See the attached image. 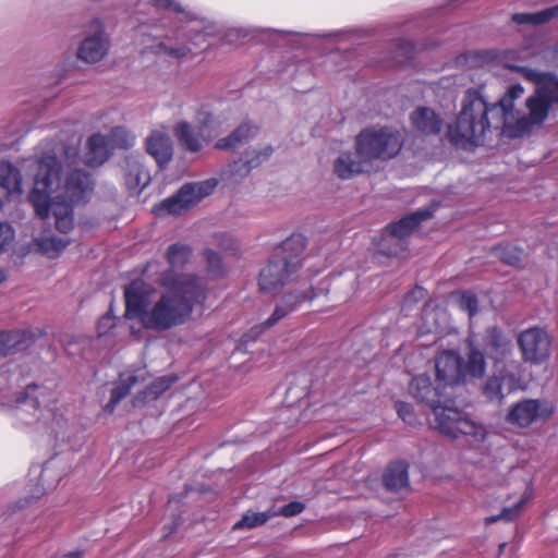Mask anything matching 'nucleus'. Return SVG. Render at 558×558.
<instances>
[{
    "label": "nucleus",
    "instance_id": "obj_14",
    "mask_svg": "<svg viewBox=\"0 0 558 558\" xmlns=\"http://www.w3.org/2000/svg\"><path fill=\"white\" fill-rule=\"evenodd\" d=\"M553 412V404L546 400L525 399L510 408L506 421L511 425L527 427L533 423L548 418Z\"/></svg>",
    "mask_w": 558,
    "mask_h": 558
},
{
    "label": "nucleus",
    "instance_id": "obj_32",
    "mask_svg": "<svg viewBox=\"0 0 558 558\" xmlns=\"http://www.w3.org/2000/svg\"><path fill=\"white\" fill-rule=\"evenodd\" d=\"M531 497L532 494L530 492H525L523 496L520 498V500L512 507H506L499 514L485 518V524L489 525L499 520L512 521L521 513L524 505L527 502V500L531 499Z\"/></svg>",
    "mask_w": 558,
    "mask_h": 558
},
{
    "label": "nucleus",
    "instance_id": "obj_44",
    "mask_svg": "<svg viewBox=\"0 0 558 558\" xmlns=\"http://www.w3.org/2000/svg\"><path fill=\"white\" fill-rule=\"evenodd\" d=\"M116 325V318L110 314L107 313L104 316H101L97 323V331L98 335L105 336L108 333L110 329H112Z\"/></svg>",
    "mask_w": 558,
    "mask_h": 558
},
{
    "label": "nucleus",
    "instance_id": "obj_33",
    "mask_svg": "<svg viewBox=\"0 0 558 558\" xmlns=\"http://www.w3.org/2000/svg\"><path fill=\"white\" fill-rule=\"evenodd\" d=\"M111 148H131L135 144V136L122 126H116L107 136Z\"/></svg>",
    "mask_w": 558,
    "mask_h": 558
},
{
    "label": "nucleus",
    "instance_id": "obj_49",
    "mask_svg": "<svg viewBox=\"0 0 558 558\" xmlns=\"http://www.w3.org/2000/svg\"><path fill=\"white\" fill-rule=\"evenodd\" d=\"M554 61L558 63V44L554 48Z\"/></svg>",
    "mask_w": 558,
    "mask_h": 558
},
{
    "label": "nucleus",
    "instance_id": "obj_15",
    "mask_svg": "<svg viewBox=\"0 0 558 558\" xmlns=\"http://www.w3.org/2000/svg\"><path fill=\"white\" fill-rule=\"evenodd\" d=\"M519 386V379L511 371L502 368L498 374L489 377L484 387L485 398L494 403L500 404L505 398V390L511 392Z\"/></svg>",
    "mask_w": 558,
    "mask_h": 558
},
{
    "label": "nucleus",
    "instance_id": "obj_37",
    "mask_svg": "<svg viewBox=\"0 0 558 558\" xmlns=\"http://www.w3.org/2000/svg\"><path fill=\"white\" fill-rule=\"evenodd\" d=\"M496 256L504 263L515 266L521 262V251L512 245L498 246L495 250Z\"/></svg>",
    "mask_w": 558,
    "mask_h": 558
},
{
    "label": "nucleus",
    "instance_id": "obj_46",
    "mask_svg": "<svg viewBox=\"0 0 558 558\" xmlns=\"http://www.w3.org/2000/svg\"><path fill=\"white\" fill-rule=\"evenodd\" d=\"M425 296V290L421 287H416L414 290H412L408 295L405 296V302H418Z\"/></svg>",
    "mask_w": 558,
    "mask_h": 558
},
{
    "label": "nucleus",
    "instance_id": "obj_27",
    "mask_svg": "<svg viewBox=\"0 0 558 558\" xmlns=\"http://www.w3.org/2000/svg\"><path fill=\"white\" fill-rule=\"evenodd\" d=\"M409 465L405 462L397 461L391 463L385 474L384 484L387 489L400 492L409 487Z\"/></svg>",
    "mask_w": 558,
    "mask_h": 558
},
{
    "label": "nucleus",
    "instance_id": "obj_38",
    "mask_svg": "<svg viewBox=\"0 0 558 558\" xmlns=\"http://www.w3.org/2000/svg\"><path fill=\"white\" fill-rule=\"evenodd\" d=\"M157 9H167L175 13L182 14L185 20L192 21L196 19V15L192 12H187L184 8L175 0H150Z\"/></svg>",
    "mask_w": 558,
    "mask_h": 558
},
{
    "label": "nucleus",
    "instance_id": "obj_24",
    "mask_svg": "<svg viewBox=\"0 0 558 558\" xmlns=\"http://www.w3.org/2000/svg\"><path fill=\"white\" fill-rule=\"evenodd\" d=\"M111 146L107 136L96 133L87 142V151L85 154V163L89 167H97L109 159Z\"/></svg>",
    "mask_w": 558,
    "mask_h": 558
},
{
    "label": "nucleus",
    "instance_id": "obj_6",
    "mask_svg": "<svg viewBox=\"0 0 558 558\" xmlns=\"http://www.w3.org/2000/svg\"><path fill=\"white\" fill-rule=\"evenodd\" d=\"M430 424L445 436L457 438L459 435L469 437L472 442H482L487 435L486 427L473 420L468 413L446 404L440 400L432 408Z\"/></svg>",
    "mask_w": 558,
    "mask_h": 558
},
{
    "label": "nucleus",
    "instance_id": "obj_35",
    "mask_svg": "<svg viewBox=\"0 0 558 558\" xmlns=\"http://www.w3.org/2000/svg\"><path fill=\"white\" fill-rule=\"evenodd\" d=\"M452 299L461 311L473 317L478 313V301L475 294L470 291H460L452 294Z\"/></svg>",
    "mask_w": 558,
    "mask_h": 558
},
{
    "label": "nucleus",
    "instance_id": "obj_4",
    "mask_svg": "<svg viewBox=\"0 0 558 558\" xmlns=\"http://www.w3.org/2000/svg\"><path fill=\"white\" fill-rule=\"evenodd\" d=\"M305 239L293 234L276 247L267 265L259 274V288L267 293L280 291L290 282L302 266Z\"/></svg>",
    "mask_w": 558,
    "mask_h": 558
},
{
    "label": "nucleus",
    "instance_id": "obj_13",
    "mask_svg": "<svg viewBox=\"0 0 558 558\" xmlns=\"http://www.w3.org/2000/svg\"><path fill=\"white\" fill-rule=\"evenodd\" d=\"M518 343L525 362L541 364L550 356L551 338L542 327L523 330L519 335Z\"/></svg>",
    "mask_w": 558,
    "mask_h": 558
},
{
    "label": "nucleus",
    "instance_id": "obj_18",
    "mask_svg": "<svg viewBox=\"0 0 558 558\" xmlns=\"http://www.w3.org/2000/svg\"><path fill=\"white\" fill-rule=\"evenodd\" d=\"M442 386L437 381L434 386L430 377L426 374L414 376L409 385L410 395L421 403L429 408L444 399Z\"/></svg>",
    "mask_w": 558,
    "mask_h": 558
},
{
    "label": "nucleus",
    "instance_id": "obj_11",
    "mask_svg": "<svg viewBox=\"0 0 558 558\" xmlns=\"http://www.w3.org/2000/svg\"><path fill=\"white\" fill-rule=\"evenodd\" d=\"M430 217L428 211H416L390 223L383 232L380 251L386 255H397L407 248L405 239Z\"/></svg>",
    "mask_w": 558,
    "mask_h": 558
},
{
    "label": "nucleus",
    "instance_id": "obj_2",
    "mask_svg": "<svg viewBox=\"0 0 558 558\" xmlns=\"http://www.w3.org/2000/svg\"><path fill=\"white\" fill-rule=\"evenodd\" d=\"M159 284L166 290L154 303L153 288L143 280H134L124 290L125 316L137 318L146 329L165 331L183 325L190 319L195 306L206 301V283L194 274H161Z\"/></svg>",
    "mask_w": 558,
    "mask_h": 558
},
{
    "label": "nucleus",
    "instance_id": "obj_43",
    "mask_svg": "<svg viewBox=\"0 0 558 558\" xmlns=\"http://www.w3.org/2000/svg\"><path fill=\"white\" fill-rule=\"evenodd\" d=\"M305 506L304 504L300 501H292L282 508H280L279 511H276V515H283L287 518L294 517L296 514H300L304 510Z\"/></svg>",
    "mask_w": 558,
    "mask_h": 558
},
{
    "label": "nucleus",
    "instance_id": "obj_16",
    "mask_svg": "<svg viewBox=\"0 0 558 558\" xmlns=\"http://www.w3.org/2000/svg\"><path fill=\"white\" fill-rule=\"evenodd\" d=\"M146 151L160 169L165 168L173 157V143L166 131L153 130L145 140Z\"/></svg>",
    "mask_w": 558,
    "mask_h": 558
},
{
    "label": "nucleus",
    "instance_id": "obj_1",
    "mask_svg": "<svg viewBox=\"0 0 558 558\" xmlns=\"http://www.w3.org/2000/svg\"><path fill=\"white\" fill-rule=\"evenodd\" d=\"M529 54L526 49H509L502 57L505 68L521 73L526 81L536 85L534 94L525 101L527 113L514 117V101L524 94L520 84L511 85L492 105L482 88L468 89L457 120L448 126V137L454 146L463 149L481 146L490 129H501L510 137H521L532 129L541 126L549 112L558 109V78L551 73L538 72L515 63L526 61Z\"/></svg>",
    "mask_w": 558,
    "mask_h": 558
},
{
    "label": "nucleus",
    "instance_id": "obj_48",
    "mask_svg": "<svg viewBox=\"0 0 558 558\" xmlns=\"http://www.w3.org/2000/svg\"><path fill=\"white\" fill-rule=\"evenodd\" d=\"M8 279V272L0 268V284Z\"/></svg>",
    "mask_w": 558,
    "mask_h": 558
},
{
    "label": "nucleus",
    "instance_id": "obj_31",
    "mask_svg": "<svg viewBox=\"0 0 558 558\" xmlns=\"http://www.w3.org/2000/svg\"><path fill=\"white\" fill-rule=\"evenodd\" d=\"M276 515V511L268 510L264 512L246 511L242 518L234 523V530L254 529L265 524L269 519Z\"/></svg>",
    "mask_w": 558,
    "mask_h": 558
},
{
    "label": "nucleus",
    "instance_id": "obj_3",
    "mask_svg": "<svg viewBox=\"0 0 558 558\" xmlns=\"http://www.w3.org/2000/svg\"><path fill=\"white\" fill-rule=\"evenodd\" d=\"M77 156L78 140L64 149V165L50 153L34 163V186L29 199L41 219L53 216L56 228L62 233L72 230L73 207L86 202L93 187L89 174L74 167Z\"/></svg>",
    "mask_w": 558,
    "mask_h": 558
},
{
    "label": "nucleus",
    "instance_id": "obj_22",
    "mask_svg": "<svg viewBox=\"0 0 558 558\" xmlns=\"http://www.w3.org/2000/svg\"><path fill=\"white\" fill-rule=\"evenodd\" d=\"M483 347L486 354L496 362L501 361L511 349L510 340L497 327L486 330Z\"/></svg>",
    "mask_w": 558,
    "mask_h": 558
},
{
    "label": "nucleus",
    "instance_id": "obj_29",
    "mask_svg": "<svg viewBox=\"0 0 558 558\" xmlns=\"http://www.w3.org/2000/svg\"><path fill=\"white\" fill-rule=\"evenodd\" d=\"M257 133V128L248 123H243L236 128L228 137L218 140L216 147L219 149L234 148Z\"/></svg>",
    "mask_w": 558,
    "mask_h": 558
},
{
    "label": "nucleus",
    "instance_id": "obj_40",
    "mask_svg": "<svg viewBox=\"0 0 558 558\" xmlns=\"http://www.w3.org/2000/svg\"><path fill=\"white\" fill-rule=\"evenodd\" d=\"M174 381L175 377L172 376L160 377L148 387V395L158 397L159 395L168 390Z\"/></svg>",
    "mask_w": 558,
    "mask_h": 558
},
{
    "label": "nucleus",
    "instance_id": "obj_34",
    "mask_svg": "<svg viewBox=\"0 0 558 558\" xmlns=\"http://www.w3.org/2000/svg\"><path fill=\"white\" fill-rule=\"evenodd\" d=\"M191 255V248L181 243L172 244L167 250V260L172 268L182 267Z\"/></svg>",
    "mask_w": 558,
    "mask_h": 558
},
{
    "label": "nucleus",
    "instance_id": "obj_25",
    "mask_svg": "<svg viewBox=\"0 0 558 558\" xmlns=\"http://www.w3.org/2000/svg\"><path fill=\"white\" fill-rule=\"evenodd\" d=\"M558 17V5L549 7L536 12H519L511 16V22L520 26L537 27Z\"/></svg>",
    "mask_w": 558,
    "mask_h": 558
},
{
    "label": "nucleus",
    "instance_id": "obj_17",
    "mask_svg": "<svg viewBox=\"0 0 558 558\" xmlns=\"http://www.w3.org/2000/svg\"><path fill=\"white\" fill-rule=\"evenodd\" d=\"M124 181L130 191L140 193L151 180L149 170L143 163L141 155H129L124 159Z\"/></svg>",
    "mask_w": 558,
    "mask_h": 558
},
{
    "label": "nucleus",
    "instance_id": "obj_5",
    "mask_svg": "<svg viewBox=\"0 0 558 558\" xmlns=\"http://www.w3.org/2000/svg\"><path fill=\"white\" fill-rule=\"evenodd\" d=\"M435 369L437 381L445 388L483 377L486 362L483 353L470 343L466 361L453 350L442 351L435 359Z\"/></svg>",
    "mask_w": 558,
    "mask_h": 558
},
{
    "label": "nucleus",
    "instance_id": "obj_47",
    "mask_svg": "<svg viewBox=\"0 0 558 558\" xmlns=\"http://www.w3.org/2000/svg\"><path fill=\"white\" fill-rule=\"evenodd\" d=\"M221 246L226 250V251H231V250H234L235 246H236V243L235 241L232 239V238H228V243L227 244H221Z\"/></svg>",
    "mask_w": 558,
    "mask_h": 558
},
{
    "label": "nucleus",
    "instance_id": "obj_36",
    "mask_svg": "<svg viewBox=\"0 0 558 558\" xmlns=\"http://www.w3.org/2000/svg\"><path fill=\"white\" fill-rule=\"evenodd\" d=\"M125 383H122L120 384L119 386L114 387L111 391V397H110V401L107 403L106 408L109 410V411H113V409L117 407V404L123 399L125 398L132 386L135 384L136 381V377L135 376H129L126 379H124Z\"/></svg>",
    "mask_w": 558,
    "mask_h": 558
},
{
    "label": "nucleus",
    "instance_id": "obj_10",
    "mask_svg": "<svg viewBox=\"0 0 558 558\" xmlns=\"http://www.w3.org/2000/svg\"><path fill=\"white\" fill-rule=\"evenodd\" d=\"M216 186V180L185 184L175 195L160 202L155 207V213L157 215H180L210 195Z\"/></svg>",
    "mask_w": 558,
    "mask_h": 558
},
{
    "label": "nucleus",
    "instance_id": "obj_7",
    "mask_svg": "<svg viewBox=\"0 0 558 558\" xmlns=\"http://www.w3.org/2000/svg\"><path fill=\"white\" fill-rule=\"evenodd\" d=\"M355 146L359 156L369 163L377 159L388 160L401 150L403 136L391 128H369L356 136Z\"/></svg>",
    "mask_w": 558,
    "mask_h": 558
},
{
    "label": "nucleus",
    "instance_id": "obj_28",
    "mask_svg": "<svg viewBox=\"0 0 558 558\" xmlns=\"http://www.w3.org/2000/svg\"><path fill=\"white\" fill-rule=\"evenodd\" d=\"M0 187L4 189L10 197H19L23 192L20 171L8 161H0Z\"/></svg>",
    "mask_w": 558,
    "mask_h": 558
},
{
    "label": "nucleus",
    "instance_id": "obj_41",
    "mask_svg": "<svg viewBox=\"0 0 558 558\" xmlns=\"http://www.w3.org/2000/svg\"><path fill=\"white\" fill-rule=\"evenodd\" d=\"M156 48H157L156 53H158V54L165 53V54L175 58V59H181L190 53V48H187L186 46H179V47L173 48V47L167 46L163 43H159Z\"/></svg>",
    "mask_w": 558,
    "mask_h": 558
},
{
    "label": "nucleus",
    "instance_id": "obj_12",
    "mask_svg": "<svg viewBox=\"0 0 558 558\" xmlns=\"http://www.w3.org/2000/svg\"><path fill=\"white\" fill-rule=\"evenodd\" d=\"M110 50V37L99 19L89 22L86 35L77 47V59L87 64H96L104 60Z\"/></svg>",
    "mask_w": 558,
    "mask_h": 558
},
{
    "label": "nucleus",
    "instance_id": "obj_26",
    "mask_svg": "<svg viewBox=\"0 0 558 558\" xmlns=\"http://www.w3.org/2000/svg\"><path fill=\"white\" fill-rule=\"evenodd\" d=\"M414 128L422 134H438L441 130V119L429 108H418L411 114Z\"/></svg>",
    "mask_w": 558,
    "mask_h": 558
},
{
    "label": "nucleus",
    "instance_id": "obj_21",
    "mask_svg": "<svg viewBox=\"0 0 558 558\" xmlns=\"http://www.w3.org/2000/svg\"><path fill=\"white\" fill-rule=\"evenodd\" d=\"M36 337L27 330H12L0 333V355L7 356L25 351Z\"/></svg>",
    "mask_w": 558,
    "mask_h": 558
},
{
    "label": "nucleus",
    "instance_id": "obj_19",
    "mask_svg": "<svg viewBox=\"0 0 558 558\" xmlns=\"http://www.w3.org/2000/svg\"><path fill=\"white\" fill-rule=\"evenodd\" d=\"M369 162L351 151L341 153L333 161V172L341 180H349L367 170Z\"/></svg>",
    "mask_w": 558,
    "mask_h": 558
},
{
    "label": "nucleus",
    "instance_id": "obj_9",
    "mask_svg": "<svg viewBox=\"0 0 558 558\" xmlns=\"http://www.w3.org/2000/svg\"><path fill=\"white\" fill-rule=\"evenodd\" d=\"M53 400L51 389L28 385L16 398L14 416L21 424L34 425L51 415Z\"/></svg>",
    "mask_w": 558,
    "mask_h": 558
},
{
    "label": "nucleus",
    "instance_id": "obj_30",
    "mask_svg": "<svg viewBox=\"0 0 558 558\" xmlns=\"http://www.w3.org/2000/svg\"><path fill=\"white\" fill-rule=\"evenodd\" d=\"M35 241L39 251L49 257L58 256L70 243L69 240L56 235L39 236Z\"/></svg>",
    "mask_w": 558,
    "mask_h": 558
},
{
    "label": "nucleus",
    "instance_id": "obj_45",
    "mask_svg": "<svg viewBox=\"0 0 558 558\" xmlns=\"http://www.w3.org/2000/svg\"><path fill=\"white\" fill-rule=\"evenodd\" d=\"M398 415L407 423L411 424L413 418V408L411 404L402 401L396 402Z\"/></svg>",
    "mask_w": 558,
    "mask_h": 558
},
{
    "label": "nucleus",
    "instance_id": "obj_20",
    "mask_svg": "<svg viewBox=\"0 0 558 558\" xmlns=\"http://www.w3.org/2000/svg\"><path fill=\"white\" fill-rule=\"evenodd\" d=\"M313 298L314 294L312 291L302 292L300 294H287L282 301L276 305L274 313L262 324V327L265 329L275 326L279 320L295 311L300 304L313 300Z\"/></svg>",
    "mask_w": 558,
    "mask_h": 558
},
{
    "label": "nucleus",
    "instance_id": "obj_8",
    "mask_svg": "<svg viewBox=\"0 0 558 558\" xmlns=\"http://www.w3.org/2000/svg\"><path fill=\"white\" fill-rule=\"evenodd\" d=\"M196 131L186 121L174 126L179 144L190 153H199L219 133L218 124L209 110L201 108L195 116Z\"/></svg>",
    "mask_w": 558,
    "mask_h": 558
},
{
    "label": "nucleus",
    "instance_id": "obj_39",
    "mask_svg": "<svg viewBox=\"0 0 558 558\" xmlns=\"http://www.w3.org/2000/svg\"><path fill=\"white\" fill-rule=\"evenodd\" d=\"M15 239V231L11 225L0 222V254L8 252Z\"/></svg>",
    "mask_w": 558,
    "mask_h": 558
},
{
    "label": "nucleus",
    "instance_id": "obj_42",
    "mask_svg": "<svg viewBox=\"0 0 558 558\" xmlns=\"http://www.w3.org/2000/svg\"><path fill=\"white\" fill-rule=\"evenodd\" d=\"M206 260L209 272L213 276H218L221 274V257L219 254L211 250L206 251Z\"/></svg>",
    "mask_w": 558,
    "mask_h": 558
},
{
    "label": "nucleus",
    "instance_id": "obj_23",
    "mask_svg": "<svg viewBox=\"0 0 558 558\" xmlns=\"http://www.w3.org/2000/svg\"><path fill=\"white\" fill-rule=\"evenodd\" d=\"M272 147L265 145L260 148L251 147L241 156L240 160L234 162L233 172L242 175L248 174L252 169L257 168L264 161L268 160L272 154Z\"/></svg>",
    "mask_w": 558,
    "mask_h": 558
}]
</instances>
